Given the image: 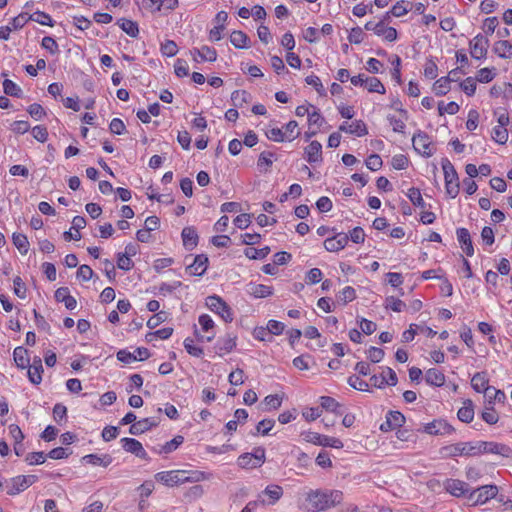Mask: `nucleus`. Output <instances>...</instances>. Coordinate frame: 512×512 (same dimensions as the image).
Masks as SVG:
<instances>
[{"label":"nucleus","instance_id":"f257e3e1","mask_svg":"<svg viewBox=\"0 0 512 512\" xmlns=\"http://www.w3.org/2000/svg\"><path fill=\"white\" fill-rule=\"evenodd\" d=\"M342 499L339 490H314L308 493L306 501L310 512H320L340 504Z\"/></svg>","mask_w":512,"mask_h":512},{"label":"nucleus","instance_id":"f03ea898","mask_svg":"<svg viewBox=\"0 0 512 512\" xmlns=\"http://www.w3.org/2000/svg\"><path fill=\"white\" fill-rule=\"evenodd\" d=\"M155 479L166 486L173 487L185 482H199L204 479V474L199 471L190 473L185 470H171L158 472Z\"/></svg>","mask_w":512,"mask_h":512},{"label":"nucleus","instance_id":"7ed1b4c3","mask_svg":"<svg viewBox=\"0 0 512 512\" xmlns=\"http://www.w3.org/2000/svg\"><path fill=\"white\" fill-rule=\"evenodd\" d=\"M441 166L444 172L446 193L455 198L459 193V179L458 174L448 159H442Z\"/></svg>","mask_w":512,"mask_h":512},{"label":"nucleus","instance_id":"20e7f679","mask_svg":"<svg viewBox=\"0 0 512 512\" xmlns=\"http://www.w3.org/2000/svg\"><path fill=\"white\" fill-rule=\"evenodd\" d=\"M303 440L306 443L321 446L323 448H342L343 443L334 437H328L325 435H321L317 432L307 431L301 434Z\"/></svg>","mask_w":512,"mask_h":512},{"label":"nucleus","instance_id":"39448f33","mask_svg":"<svg viewBox=\"0 0 512 512\" xmlns=\"http://www.w3.org/2000/svg\"><path fill=\"white\" fill-rule=\"evenodd\" d=\"M207 307L218 314L225 322L233 321V312L231 307L219 296L212 295L206 298Z\"/></svg>","mask_w":512,"mask_h":512},{"label":"nucleus","instance_id":"423d86ee","mask_svg":"<svg viewBox=\"0 0 512 512\" xmlns=\"http://www.w3.org/2000/svg\"><path fill=\"white\" fill-rule=\"evenodd\" d=\"M498 493V488L495 485H484L477 489L470 491L467 498L472 505L484 504L488 500L494 498Z\"/></svg>","mask_w":512,"mask_h":512},{"label":"nucleus","instance_id":"0eeeda50","mask_svg":"<svg viewBox=\"0 0 512 512\" xmlns=\"http://www.w3.org/2000/svg\"><path fill=\"white\" fill-rule=\"evenodd\" d=\"M35 479L36 477L34 475L14 477L6 482V492L8 495H16L29 488L34 483Z\"/></svg>","mask_w":512,"mask_h":512},{"label":"nucleus","instance_id":"6e6552de","mask_svg":"<svg viewBox=\"0 0 512 512\" xmlns=\"http://www.w3.org/2000/svg\"><path fill=\"white\" fill-rule=\"evenodd\" d=\"M412 143L414 149L425 157H430L435 152V147L432 144L430 137L424 132L419 131L416 133L412 138Z\"/></svg>","mask_w":512,"mask_h":512},{"label":"nucleus","instance_id":"1a4fd4ad","mask_svg":"<svg viewBox=\"0 0 512 512\" xmlns=\"http://www.w3.org/2000/svg\"><path fill=\"white\" fill-rule=\"evenodd\" d=\"M265 450H255V453H244L238 458V465L245 469H252L262 465Z\"/></svg>","mask_w":512,"mask_h":512},{"label":"nucleus","instance_id":"9d476101","mask_svg":"<svg viewBox=\"0 0 512 512\" xmlns=\"http://www.w3.org/2000/svg\"><path fill=\"white\" fill-rule=\"evenodd\" d=\"M117 359L125 364L132 363L133 361H143L150 356V352L145 347L137 348L133 353L126 349L119 350L116 354Z\"/></svg>","mask_w":512,"mask_h":512},{"label":"nucleus","instance_id":"9b49d317","mask_svg":"<svg viewBox=\"0 0 512 512\" xmlns=\"http://www.w3.org/2000/svg\"><path fill=\"white\" fill-rule=\"evenodd\" d=\"M489 47V40L482 34L476 35L470 41L471 56L475 59L485 58Z\"/></svg>","mask_w":512,"mask_h":512},{"label":"nucleus","instance_id":"f8f14e48","mask_svg":"<svg viewBox=\"0 0 512 512\" xmlns=\"http://www.w3.org/2000/svg\"><path fill=\"white\" fill-rule=\"evenodd\" d=\"M417 431H422L429 435H445L452 431V427L446 421L437 419L425 424L422 428H418Z\"/></svg>","mask_w":512,"mask_h":512},{"label":"nucleus","instance_id":"ddd939ff","mask_svg":"<svg viewBox=\"0 0 512 512\" xmlns=\"http://www.w3.org/2000/svg\"><path fill=\"white\" fill-rule=\"evenodd\" d=\"M444 488L447 492L455 497L465 496L470 493V488L467 483L458 479H448L444 483Z\"/></svg>","mask_w":512,"mask_h":512},{"label":"nucleus","instance_id":"4468645a","mask_svg":"<svg viewBox=\"0 0 512 512\" xmlns=\"http://www.w3.org/2000/svg\"><path fill=\"white\" fill-rule=\"evenodd\" d=\"M405 422L404 415L399 411H389L386 420L380 425V429L384 432L400 428Z\"/></svg>","mask_w":512,"mask_h":512},{"label":"nucleus","instance_id":"2eb2a0df","mask_svg":"<svg viewBox=\"0 0 512 512\" xmlns=\"http://www.w3.org/2000/svg\"><path fill=\"white\" fill-rule=\"evenodd\" d=\"M349 237L346 233H336L333 237L324 241V247L329 252H337L348 244Z\"/></svg>","mask_w":512,"mask_h":512},{"label":"nucleus","instance_id":"dca6fc26","mask_svg":"<svg viewBox=\"0 0 512 512\" xmlns=\"http://www.w3.org/2000/svg\"><path fill=\"white\" fill-rule=\"evenodd\" d=\"M208 257L204 254L197 255L193 263L187 266L186 272L193 276H202L208 267Z\"/></svg>","mask_w":512,"mask_h":512},{"label":"nucleus","instance_id":"f3484780","mask_svg":"<svg viewBox=\"0 0 512 512\" xmlns=\"http://www.w3.org/2000/svg\"><path fill=\"white\" fill-rule=\"evenodd\" d=\"M488 377L486 372H478L474 374V376L471 379V386L472 388L478 392V393H485V395L490 396L491 387L488 386Z\"/></svg>","mask_w":512,"mask_h":512},{"label":"nucleus","instance_id":"a211bd4d","mask_svg":"<svg viewBox=\"0 0 512 512\" xmlns=\"http://www.w3.org/2000/svg\"><path fill=\"white\" fill-rule=\"evenodd\" d=\"M339 130L359 137L368 133L366 124L362 120H355L351 124L344 122L339 126Z\"/></svg>","mask_w":512,"mask_h":512},{"label":"nucleus","instance_id":"6ab92c4d","mask_svg":"<svg viewBox=\"0 0 512 512\" xmlns=\"http://www.w3.org/2000/svg\"><path fill=\"white\" fill-rule=\"evenodd\" d=\"M194 61L198 62L197 56L200 57L201 61L214 62L217 59V52L214 48L209 46H202L201 48H194L191 51Z\"/></svg>","mask_w":512,"mask_h":512},{"label":"nucleus","instance_id":"aec40b11","mask_svg":"<svg viewBox=\"0 0 512 512\" xmlns=\"http://www.w3.org/2000/svg\"><path fill=\"white\" fill-rule=\"evenodd\" d=\"M457 239L461 244L462 249L465 251L467 256L474 254V248L472 245L470 233L466 228H458L456 231Z\"/></svg>","mask_w":512,"mask_h":512},{"label":"nucleus","instance_id":"412c9836","mask_svg":"<svg viewBox=\"0 0 512 512\" xmlns=\"http://www.w3.org/2000/svg\"><path fill=\"white\" fill-rule=\"evenodd\" d=\"M247 293L255 298H266L273 294V288L264 284L250 283L247 285Z\"/></svg>","mask_w":512,"mask_h":512},{"label":"nucleus","instance_id":"4be33fe9","mask_svg":"<svg viewBox=\"0 0 512 512\" xmlns=\"http://www.w3.org/2000/svg\"><path fill=\"white\" fill-rule=\"evenodd\" d=\"M183 245L187 250H193L198 244V234L194 227H185L181 233Z\"/></svg>","mask_w":512,"mask_h":512},{"label":"nucleus","instance_id":"5701e85b","mask_svg":"<svg viewBox=\"0 0 512 512\" xmlns=\"http://www.w3.org/2000/svg\"><path fill=\"white\" fill-rule=\"evenodd\" d=\"M306 159L309 163L320 162L322 160V145L318 141H312L305 148Z\"/></svg>","mask_w":512,"mask_h":512},{"label":"nucleus","instance_id":"b1692460","mask_svg":"<svg viewBox=\"0 0 512 512\" xmlns=\"http://www.w3.org/2000/svg\"><path fill=\"white\" fill-rule=\"evenodd\" d=\"M157 424L158 423L154 418H144L133 423L130 426L129 432L134 435L141 434Z\"/></svg>","mask_w":512,"mask_h":512},{"label":"nucleus","instance_id":"393cba45","mask_svg":"<svg viewBox=\"0 0 512 512\" xmlns=\"http://www.w3.org/2000/svg\"><path fill=\"white\" fill-rule=\"evenodd\" d=\"M425 381L429 385L440 387L445 383V375L440 370L431 368L426 371Z\"/></svg>","mask_w":512,"mask_h":512},{"label":"nucleus","instance_id":"a878e982","mask_svg":"<svg viewBox=\"0 0 512 512\" xmlns=\"http://www.w3.org/2000/svg\"><path fill=\"white\" fill-rule=\"evenodd\" d=\"M237 337L232 334H227L224 338L217 341L216 348L219 352H231L236 346Z\"/></svg>","mask_w":512,"mask_h":512},{"label":"nucleus","instance_id":"bb28decb","mask_svg":"<svg viewBox=\"0 0 512 512\" xmlns=\"http://www.w3.org/2000/svg\"><path fill=\"white\" fill-rule=\"evenodd\" d=\"M82 460L85 463H89L92 465H99V466H103V467H107L112 462V458L108 454H104V455L90 454V455L84 456L82 458Z\"/></svg>","mask_w":512,"mask_h":512},{"label":"nucleus","instance_id":"cd10ccee","mask_svg":"<svg viewBox=\"0 0 512 512\" xmlns=\"http://www.w3.org/2000/svg\"><path fill=\"white\" fill-rule=\"evenodd\" d=\"M13 357L16 365L25 369L29 365L28 351L23 347H16L13 352Z\"/></svg>","mask_w":512,"mask_h":512},{"label":"nucleus","instance_id":"c85d7f7f","mask_svg":"<svg viewBox=\"0 0 512 512\" xmlns=\"http://www.w3.org/2000/svg\"><path fill=\"white\" fill-rule=\"evenodd\" d=\"M230 41L235 48L243 49L248 47L249 38L244 32L236 30L231 33Z\"/></svg>","mask_w":512,"mask_h":512},{"label":"nucleus","instance_id":"c756f323","mask_svg":"<svg viewBox=\"0 0 512 512\" xmlns=\"http://www.w3.org/2000/svg\"><path fill=\"white\" fill-rule=\"evenodd\" d=\"M457 416L458 419L462 422L469 423L472 421L474 417L472 401L468 400L465 402L464 406L458 410Z\"/></svg>","mask_w":512,"mask_h":512},{"label":"nucleus","instance_id":"7c9ffc66","mask_svg":"<svg viewBox=\"0 0 512 512\" xmlns=\"http://www.w3.org/2000/svg\"><path fill=\"white\" fill-rule=\"evenodd\" d=\"M494 52L501 58H508L511 55L512 44L507 40H499L494 44Z\"/></svg>","mask_w":512,"mask_h":512},{"label":"nucleus","instance_id":"2f4dec72","mask_svg":"<svg viewBox=\"0 0 512 512\" xmlns=\"http://www.w3.org/2000/svg\"><path fill=\"white\" fill-rule=\"evenodd\" d=\"M12 241L21 254H27L29 249V241L26 235L22 233H14L12 236Z\"/></svg>","mask_w":512,"mask_h":512},{"label":"nucleus","instance_id":"473e14b6","mask_svg":"<svg viewBox=\"0 0 512 512\" xmlns=\"http://www.w3.org/2000/svg\"><path fill=\"white\" fill-rule=\"evenodd\" d=\"M365 86L369 92L385 93V87L376 77H365Z\"/></svg>","mask_w":512,"mask_h":512},{"label":"nucleus","instance_id":"72a5a7b5","mask_svg":"<svg viewBox=\"0 0 512 512\" xmlns=\"http://www.w3.org/2000/svg\"><path fill=\"white\" fill-rule=\"evenodd\" d=\"M320 405L322 409H325L327 411H331L337 414H341L337 409L340 408V404L332 397L330 396H321L320 399Z\"/></svg>","mask_w":512,"mask_h":512},{"label":"nucleus","instance_id":"f704fd0d","mask_svg":"<svg viewBox=\"0 0 512 512\" xmlns=\"http://www.w3.org/2000/svg\"><path fill=\"white\" fill-rule=\"evenodd\" d=\"M3 90L6 95L13 97H22V89L12 80L5 79L3 82Z\"/></svg>","mask_w":512,"mask_h":512},{"label":"nucleus","instance_id":"c9c22d12","mask_svg":"<svg viewBox=\"0 0 512 512\" xmlns=\"http://www.w3.org/2000/svg\"><path fill=\"white\" fill-rule=\"evenodd\" d=\"M450 90V81L447 77L439 78L433 85V91L437 96H443Z\"/></svg>","mask_w":512,"mask_h":512},{"label":"nucleus","instance_id":"e433bc0d","mask_svg":"<svg viewBox=\"0 0 512 512\" xmlns=\"http://www.w3.org/2000/svg\"><path fill=\"white\" fill-rule=\"evenodd\" d=\"M31 21H35L41 25L54 26L51 16L43 11H36L29 15Z\"/></svg>","mask_w":512,"mask_h":512},{"label":"nucleus","instance_id":"4c0bfd02","mask_svg":"<svg viewBox=\"0 0 512 512\" xmlns=\"http://www.w3.org/2000/svg\"><path fill=\"white\" fill-rule=\"evenodd\" d=\"M263 493L271 499L270 504H274L282 497L283 489L278 485H269L265 488Z\"/></svg>","mask_w":512,"mask_h":512},{"label":"nucleus","instance_id":"58836bf2","mask_svg":"<svg viewBox=\"0 0 512 512\" xmlns=\"http://www.w3.org/2000/svg\"><path fill=\"white\" fill-rule=\"evenodd\" d=\"M120 21V27L125 33H127L131 37H137L139 29L136 22L128 19H121Z\"/></svg>","mask_w":512,"mask_h":512},{"label":"nucleus","instance_id":"ea45409f","mask_svg":"<svg viewBox=\"0 0 512 512\" xmlns=\"http://www.w3.org/2000/svg\"><path fill=\"white\" fill-rule=\"evenodd\" d=\"M270 253V248L268 246L263 247L261 249L256 248H247L245 250V255L249 259H263Z\"/></svg>","mask_w":512,"mask_h":512},{"label":"nucleus","instance_id":"a19ab883","mask_svg":"<svg viewBox=\"0 0 512 512\" xmlns=\"http://www.w3.org/2000/svg\"><path fill=\"white\" fill-rule=\"evenodd\" d=\"M407 196L413 205L424 208L425 202L418 188L412 187L408 190Z\"/></svg>","mask_w":512,"mask_h":512},{"label":"nucleus","instance_id":"79ce46f5","mask_svg":"<svg viewBox=\"0 0 512 512\" xmlns=\"http://www.w3.org/2000/svg\"><path fill=\"white\" fill-rule=\"evenodd\" d=\"M492 138L499 144H505L508 140V131L504 126H496L492 132Z\"/></svg>","mask_w":512,"mask_h":512},{"label":"nucleus","instance_id":"37998d69","mask_svg":"<svg viewBox=\"0 0 512 512\" xmlns=\"http://www.w3.org/2000/svg\"><path fill=\"white\" fill-rule=\"evenodd\" d=\"M385 307L394 312H401L406 307V304L402 300L390 296L386 298Z\"/></svg>","mask_w":512,"mask_h":512},{"label":"nucleus","instance_id":"c03bdc74","mask_svg":"<svg viewBox=\"0 0 512 512\" xmlns=\"http://www.w3.org/2000/svg\"><path fill=\"white\" fill-rule=\"evenodd\" d=\"M356 297V293L354 288L350 286L344 287L339 294L337 295V299L339 301H342L344 304L351 302Z\"/></svg>","mask_w":512,"mask_h":512},{"label":"nucleus","instance_id":"a18cd8bd","mask_svg":"<svg viewBox=\"0 0 512 512\" xmlns=\"http://www.w3.org/2000/svg\"><path fill=\"white\" fill-rule=\"evenodd\" d=\"M250 94L245 90H236L231 95V100L235 106H241L248 102Z\"/></svg>","mask_w":512,"mask_h":512},{"label":"nucleus","instance_id":"49530a36","mask_svg":"<svg viewBox=\"0 0 512 512\" xmlns=\"http://www.w3.org/2000/svg\"><path fill=\"white\" fill-rule=\"evenodd\" d=\"M460 88L466 95L472 96L476 91V80L473 77H467L460 83Z\"/></svg>","mask_w":512,"mask_h":512},{"label":"nucleus","instance_id":"de8ad7c7","mask_svg":"<svg viewBox=\"0 0 512 512\" xmlns=\"http://www.w3.org/2000/svg\"><path fill=\"white\" fill-rule=\"evenodd\" d=\"M161 52L163 55L165 56H168V57H173L177 54L178 52V47H177V44L173 41V40H166L162 45H161Z\"/></svg>","mask_w":512,"mask_h":512},{"label":"nucleus","instance_id":"09e8293b","mask_svg":"<svg viewBox=\"0 0 512 512\" xmlns=\"http://www.w3.org/2000/svg\"><path fill=\"white\" fill-rule=\"evenodd\" d=\"M27 112L35 120H41L46 116V112L43 107L38 103H33L27 108Z\"/></svg>","mask_w":512,"mask_h":512},{"label":"nucleus","instance_id":"8fccbe9b","mask_svg":"<svg viewBox=\"0 0 512 512\" xmlns=\"http://www.w3.org/2000/svg\"><path fill=\"white\" fill-rule=\"evenodd\" d=\"M366 167L372 171H377L382 167L383 161L378 154H371L365 161Z\"/></svg>","mask_w":512,"mask_h":512},{"label":"nucleus","instance_id":"3c124183","mask_svg":"<svg viewBox=\"0 0 512 512\" xmlns=\"http://www.w3.org/2000/svg\"><path fill=\"white\" fill-rule=\"evenodd\" d=\"M459 109L460 107L456 102H449L446 105L443 102H440L438 104V110L440 115H443L444 113L454 115L459 111Z\"/></svg>","mask_w":512,"mask_h":512},{"label":"nucleus","instance_id":"603ef678","mask_svg":"<svg viewBox=\"0 0 512 512\" xmlns=\"http://www.w3.org/2000/svg\"><path fill=\"white\" fill-rule=\"evenodd\" d=\"M41 46L51 54H57L59 52V46L57 42L50 36H45L42 39Z\"/></svg>","mask_w":512,"mask_h":512},{"label":"nucleus","instance_id":"864d4df0","mask_svg":"<svg viewBox=\"0 0 512 512\" xmlns=\"http://www.w3.org/2000/svg\"><path fill=\"white\" fill-rule=\"evenodd\" d=\"M30 20L29 14L20 13L18 16L11 20L10 27L13 30L21 29Z\"/></svg>","mask_w":512,"mask_h":512},{"label":"nucleus","instance_id":"5fc2aeb1","mask_svg":"<svg viewBox=\"0 0 512 512\" xmlns=\"http://www.w3.org/2000/svg\"><path fill=\"white\" fill-rule=\"evenodd\" d=\"M109 129L111 133L122 135L126 132L124 122L119 118H113L110 122Z\"/></svg>","mask_w":512,"mask_h":512},{"label":"nucleus","instance_id":"6e6d98bb","mask_svg":"<svg viewBox=\"0 0 512 512\" xmlns=\"http://www.w3.org/2000/svg\"><path fill=\"white\" fill-rule=\"evenodd\" d=\"M348 384L359 391H368V383L358 376L352 375L348 378Z\"/></svg>","mask_w":512,"mask_h":512},{"label":"nucleus","instance_id":"4d7b16f0","mask_svg":"<svg viewBox=\"0 0 512 512\" xmlns=\"http://www.w3.org/2000/svg\"><path fill=\"white\" fill-rule=\"evenodd\" d=\"M184 347L191 356L201 357L203 355V349L195 346L191 338H186L184 340Z\"/></svg>","mask_w":512,"mask_h":512},{"label":"nucleus","instance_id":"13d9d810","mask_svg":"<svg viewBox=\"0 0 512 512\" xmlns=\"http://www.w3.org/2000/svg\"><path fill=\"white\" fill-rule=\"evenodd\" d=\"M32 134H33V137L41 143L46 142L48 139L47 128L42 125H37V126L33 127Z\"/></svg>","mask_w":512,"mask_h":512},{"label":"nucleus","instance_id":"bf43d9fd","mask_svg":"<svg viewBox=\"0 0 512 512\" xmlns=\"http://www.w3.org/2000/svg\"><path fill=\"white\" fill-rule=\"evenodd\" d=\"M43 368L28 367V378L31 383L38 385L42 381Z\"/></svg>","mask_w":512,"mask_h":512},{"label":"nucleus","instance_id":"052dcab7","mask_svg":"<svg viewBox=\"0 0 512 512\" xmlns=\"http://www.w3.org/2000/svg\"><path fill=\"white\" fill-rule=\"evenodd\" d=\"M322 276V271L319 268H312L307 272L305 280L308 284L313 285L320 282Z\"/></svg>","mask_w":512,"mask_h":512},{"label":"nucleus","instance_id":"680f3d73","mask_svg":"<svg viewBox=\"0 0 512 512\" xmlns=\"http://www.w3.org/2000/svg\"><path fill=\"white\" fill-rule=\"evenodd\" d=\"M275 421L272 419H264L260 421L256 426V432L262 435H267L273 428Z\"/></svg>","mask_w":512,"mask_h":512},{"label":"nucleus","instance_id":"e2e57ef3","mask_svg":"<svg viewBox=\"0 0 512 512\" xmlns=\"http://www.w3.org/2000/svg\"><path fill=\"white\" fill-rule=\"evenodd\" d=\"M117 266L119 269L127 271L133 268L134 263L130 257H128L127 255H123L122 253H119L117 255Z\"/></svg>","mask_w":512,"mask_h":512},{"label":"nucleus","instance_id":"0e129e2a","mask_svg":"<svg viewBox=\"0 0 512 512\" xmlns=\"http://www.w3.org/2000/svg\"><path fill=\"white\" fill-rule=\"evenodd\" d=\"M298 127V123L294 120L288 122L285 126V138L288 140H293L299 135V131H296Z\"/></svg>","mask_w":512,"mask_h":512},{"label":"nucleus","instance_id":"69168bd1","mask_svg":"<svg viewBox=\"0 0 512 512\" xmlns=\"http://www.w3.org/2000/svg\"><path fill=\"white\" fill-rule=\"evenodd\" d=\"M175 74L178 77H185L189 74L187 62L183 59H177L174 65Z\"/></svg>","mask_w":512,"mask_h":512},{"label":"nucleus","instance_id":"338daca9","mask_svg":"<svg viewBox=\"0 0 512 512\" xmlns=\"http://www.w3.org/2000/svg\"><path fill=\"white\" fill-rule=\"evenodd\" d=\"M364 39L363 30L360 27L352 28L349 35L348 40L350 43L360 44Z\"/></svg>","mask_w":512,"mask_h":512},{"label":"nucleus","instance_id":"774afa93","mask_svg":"<svg viewBox=\"0 0 512 512\" xmlns=\"http://www.w3.org/2000/svg\"><path fill=\"white\" fill-rule=\"evenodd\" d=\"M495 77V73L493 69L490 68H482L478 71L477 80L481 83H488L493 80Z\"/></svg>","mask_w":512,"mask_h":512}]
</instances>
